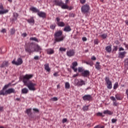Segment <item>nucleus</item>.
Returning <instances> with one entry per match:
<instances>
[{
  "mask_svg": "<svg viewBox=\"0 0 128 128\" xmlns=\"http://www.w3.org/2000/svg\"><path fill=\"white\" fill-rule=\"evenodd\" d=\"M18 14L16 12L13 13V18H12V20L14 22H16V20H18Z\"/></svg>",
  "mask_w": 128,
  "mask_h": 128,
  "instance_id": "20",
  "label": "nucleus"
},
{
  "mask_svg": "<svg viewBox=\"0 0 128 128\" xmlns=\"http://www.w3.org/2000/svg\"><path fill=\"white\" fill-rule=\"evenodd\" d=\"M96 115L98 116H102V118H104V115H103V114H102V113L100 112L96 113Z\"/></svg>",
  "mask_w": 128,
  "mask_h": 128,
  "instance_id": "40",
  "label": "nucleus"
},
{
  "mask_svg": "<svg viewBox=\"0 0 128 128\" xmlns=\"http://www.w3.org/2000/svg\"><path fill=\"white\" fill-rule=\"evenodd\" d=\"M70 83H68V82H66L65 84V88H70Z\"/></svg>",
  "mask_w": 128,
  "mask_h": 128,
  "instance_id": "37",
  "label": "nucleus"
},
{
  "mask_svg": "<svg viewBox=\"0 0 128 128\" xmlns=\"http://www.w3.org/2000/svg\"><path fill=\"white\" fill-rule=\"evenodd\" d=\"M28 92V89L27 88H24L22 90V94H26Z\"/></svg>",
  "mask_w": 128,
  "mask_h": 128,
  "instance_id": "23",
  "label": "nucleus"
},
{
  "mask_svg": "<svg viewBox=\"0 0 128 128\" xmlns=\"http://www.w3.org/2000/svg\"><path fill=\"white\" fill-rule=\"evenodd\" d=\"M1 32H2L3 34H4L6 32V28L2 29Z\"/></svg>",
  "mask_w": 128,
  "mask_h": 128,
  "instance_id": "52",
  "label": "nucleus"
},
{
  "mask_svg": "<svg viewBox=\"0 0 128 128\" xmlns=\"http://www.w3.org/2000/svg\"><path fill=\"white\" fill-rule=\"evenodd\" d=\"M65 38L66 36H62V30L56 31L54 34V44L62 42Z\"/></svg>",
  "mask_w": 128,
  "mask_h": 128,
  "instance_id": "2",
  "label": "nucleus"
},
{
  "mask_svg": "<svg viewBox=\"0 0 128 128\" xmlns=\"http://www.w3.org/2000/svg\"><path fill=\"white\" fill-rule=\"evenodd\" d=\"M100 62H96V64L95 65V68L96 70H100Z\"/></svg>",
  "mask_w": 128,
  "mask_h": 128,
  "instance_id": "25",
  "label": "nucleus"
},
{
  "mask_svg": "<svg viewBox=\"0 0 128 128\" xmlns=\"http://www.w3.org/2000/svg\"><path fill=\"white\" fill-rule=\"evenodd\" d=\"M122 50H124V48H122V47H120L119 48V52H122Z\"/></svg>",
  "mask_w": 128,
  "mask_h": 128,
  "instance_id": "59",
  "label": "nucleus"
},
{
  "mask_svg": "<svg viewBox=\"0 0 128 128\" xmlns=\"http://www.w3.org/2000/svg\"><path fill=\"white\" fill-rule=\"evenodd\" d=\"M106 50L107 52L110 54V52H112V46H106Z\"/></svg>",
  "mask_w": 128,
  "mask_h": 128,
  "instance_id": "24",
  "label": "nucleus"
},
{
  "mask_svg": "<svg viewBox=\"0 0 128 128\" xmlns=\"http://www.w3.org/2000/svg\"><path fill=\"white\" fill-rule=\"evenodd\" d=\"M94 128H104V126H100V125H98L95 127H94Z\"/></svg>",
  "mask_w": 128,
  "mask_h": 128,
  "instance_id": "45",
  "label": "nucleus"
},
{
  "mask_svg": "<svg viewBox=\"0 0 128 128\" xmlns=\"http://www.w3.org/2000/svg\"><path fill=\"white\" fill-rule=\"evenodd\" d=\"M82 12L83 14H86V12H88V10H90V6L88 4H84L81 8Z\"/></svg>",
  "mask_w": 128,
  "mask_h": 128,
  "instance_id": "6",
  "label": "nucleus"
},
{
  "mask_svg": "<svg viewBox=\"0 0 128 128\" xmlns=\"http://www.w3.org/2000/svg\"><path fill=\"white\" fill-rule=\"evenodd\" d=\"M68 122V119L66 118H63L62 120V122L63 124H64L65 122Z\"/></svg>",
  "mask_w": 128,
  "mask_h": 128,
  "instance_id": "48",
  "label": "nucleus"
},
{
  "mask_svg": "<svg viewBox=\"0 0 128 128\" xmlns=\"http://www.w3.org/2000/svg\"><path fill=\"white\" fill-rule=\"evenodd\" d=\"M85 85H86V82L84 80L80 79L78 82V86H85Z\"/></svg>",
  "mask_w": 128,
  "mask_h": 128,
  "instance_id": "17",
  "label": "nucleus"
},
{
  "mask_svg": "<svg viewBox=\"0 0 128 128\" xmlns=\"http://www.w3.org/2000/svg\"><path fill=\"white\" fill-rule=\"evenodd\" d=\"M33 110H34V112H40V110H38V109L36 108H33Z\"/></svg>",
  "mask_w": 128,
  "mask_h": 128,
  "instance_id": "50",
  "label": "nucleus"
},
{
  "mask_svg": "<svg viewBox=\"0 0 128 128\" xmlns=\"http://www.w3.org/2000/svg\"><path fill=\"white\" fill-rule=\"evenodd\" d=\"M11 85H12V83H9L8 84H6V85L4 86L3 89L6 90V88H9L10 86H11Z\"/></svg>",
  "mask_w": 128,
  "mask_h": 128,
  "instance_id": "39",
  "label": "nucleus"
},
{
  "mask_svg": "<svg viewBox=\"0 0 128 128\" xmlns=\"http://www.w3.org/2000/svg\"><path fill=\"white\" fill-rule=\"evenodd\" d=\"M72 30V28H70V26H66L64 29V32H68Z\"/></svg>",
  "mask_w": 128,
  "mask_h": 128,
  "instance_id": "19",
  "label": "nucleus"
},
{
  "mask_svg": "<svg viewBox=\"0 0 128 128\" xmlns=\"http://www.w3.org/2000/svg\"><path fill=\"white\" fill-rule=\"evenodd\" d=\"M52 100V102H56V100H58V98L56 97H54L51 98Z\"/></svg>",
  "mask_w": 128,
  "mask_h": 128,
  "instance_id": "46",
  "label": "nucleus"
},
{
  "mask_svg": "<svg viewBox=\"0 0 128 128\" xmlns=\"http://www.w3.org/2000/svg\"><path fill=\"white\" fill-rule=\"evenodd\" d=\"M84 70L82 68V67H79L78 68V72H81V74H82V72Z\"/></svg>",
  "mask_w": 128,
  "mask_h": 128,
  "instance_id": "36",
  "label": "nucleus"
},
{
  "mask_svg": "<svg viewBox=\"0 0 128 128\" xmlns=\"http://www.w3.org/2000/svg\"><path fill=\"white\" fill-rule=\"evenodd\" d=\"M53 2L55 6H60L62 4H64V3H62V2L60 0H54Z\"/></svg>",
  "mask_w": 128,
  "mask_h": 128,
  "instance_id": "12",
  "label": "nucleus"
},
{
  "mask_svg": "<svg viewBox=\"0 0 128 128\" xmlns=\"http://www.w3.org/2000/svg\"><path fill=\"white\" fill-rule=\"evenodd\" d=\"M82 40L84 42H86V40H87L86 38V37L82 38Z\"/></svg>",
  "mask_w": 128,
  "mask_h": 128,
  "instance_id": "63",
  "label": "nucleus"
},
{
  "mask_svg": "<svg viewBox=\"0 0 128 128\" xmlns=\"http://www.w3.org/2000/svg\"><path fill=\"white\" fill-rule=\"evenodd\" d=\"M8 62H3V64L2 65V67L4 68V66H8Z\"/></svg>",
  "mask_w": 128,
  "mask_h": 128,
  "instance_id": "35",
  "label": "nucleus"
},
{
  "mask_svg": "<svg viewBox=\"0 0 128 128\" xmlns=\"http://www.w3.org/2000/svg\"><path fill=\"white\" fill-rule=\"evenodd\" d=\"M115 96L118 100H122V97H120V96L118 94H116Z\"/></svg>",
  "mask_w": 128,
  "mask_h": 128,
  "instance_id": "33",
  "label": "nucleus"
},
{
  "mask_svg": "<svg viewBox=\"0 0 128 128\" xmlns=\"http://www.w3.org/2000/svg\"><path fill=\"white\" fill-rule=\"evenodd\" d=\"M54 76H58V72H56L54 73Z\"/></svg>",
  "mask_w": 128,
  "mask_h": 128,
  "instance_id": "55",
  "label": "nucleus"
},
{
  "mask_svg": "<svg viewBox=\"0 0 128 128\" xmlns=\"http://www.w3.org/2000/svg\"><path fill=\"white\" fill-rule=\"evenodd\" d=\"M88 108H89V106H84L83 107V110L84 112H86V110H88Z\"/></svg>",
  "mask_w": 128,
  "mask_h": 128,
  "instance_id": "41",
  "label": "nucleus"
},
{
  "mask_svg": "<svg viewBox=\"0 0 128 128\" xmlns=\"http://www.w3.org/2000/svg\"><path fill=\"white\" fill-rule=\"evenodd\" d=\"M103 114H109L110 116H111V114H112V112L109 110H106L104 111Z\"/></svg>",
  "mask_w": 128,
  "mask_h": 128,
  "instance_id": "26",
  "label": "nucleus"
},
{
  "mask_svg": "<svg viewBox=\"0 0 128 128\" xmlns=\"http://www.w3.org/2000/svg\"><path fill=\"white\" fill-rule=\"evenodd\" d=\"M125 66L128 69V58L125 60Z\"/></svg>",
  "mask_w": 128,
  "mask_h": 128,
  "instance_id": "43",
  "label": "nucleus"
},
{
  "mask_svg": "<svg viewBox=\"0 0 128 128\" xmlns=\"http://www.w3.org/2000/svg\"><path fill=\"white\" fill-rule=\"evenodd\" d=\"M8 12V10L4 8L2 6H0V14H4Z\"/></svg>",
  "mask_w": 128,
  "mask_h": 128,
  "instance_id": "13",
  "label": "nucleus"
},
{
  "mask_svg": "<svg viewBox=\"0 0 128 128\" xmlns=\"http://www.w3.org/2000/svg\"><path fill=\"white\" fill-rule=\"evenodd\" d=\"M126 94L127 95V98L128 99V89L126 90Z\"/></svg>",
  "mask_w": 128,
  "mask_h": 128,
  "instance_id": "64",
  "label": "nucleus"
},
{
  "mask_svg": "<svg viewBox=\"0 0 128 128\" xmlns=\"http://www.w3.org/2000/svg\"><path fill=\"white\" fill-rule=\"evenodd\" d=\"M110 100H113V102H116V100L114 98V97L112 96L110 97Z\"/></svg>",
  "mask_w": 128,
  "mask_h": 128,
  "instance_id": "49",
  "label": "nucleus"
},
{
  "mask_svg": "<svg viewBox=\"0 0 128 128\" xmlns=\"http://www.w3.org/2000/svg\"><path fill=\"white\" fill-rule=\"evenodd\" d=\"M30 10H32V12H34L35 14L37 13V14H38V12H40V10L34 7H32L30 8Z\"/></svg>",
  "mask_w": 128,
  "mask_h": 128,
  "instance_id": "18",
  "label": "nucleus"
},
{
  "mask_svg": "<svg viewBox=\"0 0 128 128\" xmlns=\"http://www.w3.org/2000/svg\"><path fill=\"white\" fill-rule=\"evenodd\" d=\"M26 20L31 26L34 24V17H30V18Z\"/></svg>",
  "mask_w": 128,
  "mask_h": 128,
  "instance_id": "15",
  "label": "nucleus"
},
{
  "mask_svg": "<svg viewBox=\"0 0 128 128\" xmlns=\"http://www.w3.org/2000/svg\"><path fill=\"white\" fill-rule=\"evenodd\" d=\"M30 40H33L34 42H38V40L36 37L30 38Z\"/></svg>",
  "mask_w": 128,
  "mask_h": 128,
  "instance_id": "34",
  "label": "nucleus"
},
{
  "mask_svg": "<svg viewBox=\"0 0 128 128\" xmlns=\"http://www.w3.org/2000/svg\"><path fill=\"white\" fill-rule=\"evenodd\" d=\"M91 60H96V56H92Z\"/></svg>",
  "mask_w": 128,
  "mask_h": 128,
  "instance_id": "56",
  "label": "nucleus"
},
{
  "mask_svg": "<svg viewBox=\"0 0 128 128\" xmlns=\"http://www.w3.org/2000/svg\"><path fill=\"white\" fill-rule=\"evenodd\" d=\"M54 52V50L52 49H48L47 50L48 54H52Z\"/></svg>",
  "mask_w": 128,
  "mask_h": 128,
  "instance_id": "29",
  "label": "nucleus"
},
{
  "mask_svg": "<svg viewBox=\"0 0 128 128\" xmlns=\"http://www.w3.org/2000/svg\"><path fill=\"white\" fill-rule=\"evenodd\" d=\"M114 106H118V104L116 103V101H114V103H113Z\"/></svg>",
  "mask_w": 128,
  "mask_h": 128,
  "instance_id": "61",
  "label": "nucleus"
},
{
  "mask_svg": "<svg viewBox=\"0 0 128 128\" xmlns=\"http://www.w3.org/2000/svg\"><path fill=\"white\" fill-rule=\"evenodd\" d=\"M118 58H121L122 60L126 56V51H124L123 52H119L118 53Z\"/></svg>",
  "mask_w": 128,
  "mask_h": 128,
  "instance_id": "9",
  "label": "nucleus"
},
{
  "mask_svg": "<svg viewBox=\"0 0 128 128\" xmlns=\"http://www.w3.org/2000/svg\"><path fill=\"white\" fill-rule=\"evenodd\" d=\"M118 82H116L114 86V90H116L118 88Z\"/></svg>",
  "mask_w": 128,
  "mask_h": 128,
  "instance_id": "38",
  "label": "nucleus"
},
{
  "mask_svg": "<svg viewBox=\"0 0 128 128\" xmlns=\"http://www.w3.org/2000/svg\"><path fill=\"white\" fill-rule=\"evenodd\" d=\"M44 68L46 70L47 72H50V66L48 65V64H46L44 65Z\"/></svg>",
  "mask_w": 128,
  "mask_h": 128,
  "instance_id": "22",
  "label": "nucleus"
},
{
  "mask_svg": "<svg viewBox=\"0 0 128 128\" xmlns=\"http://www.w3.org/2000/svg\"><path fill=\"white\" fill-rule=\"evenodd\" d=\"M100 38H102L103 40H106L108 38L107 34H104L100 36Z\"/></svg>",
  "mask_w": 128,
  "mask_h": 128,
  "instance_id": "28",
  "label": "nucleus"
},
{
  "mask_svg": "<svg viewBox=\"0 0 128 128\" xmlns=\"http://www.w3.org/2000/svg\"><path fill=\"white\" fill-rule=\"evenodd\" d=\"M94 44H98V40H94Z\"/></svg>",
  "mask_w": 128,
  "mask_h": 128,
  "instance_id": "62",
  "label": "nucleus"
},
{
  "mask_svg": "<svg viewBox=\"0 0 128 128\" xmlns=\"http://www.w3.org/2000/svg\"><path fill=\"white\" fill-rule=\"evenodd\" d=\"M42 47L38 45H34V52H40V54L42 52Z\"/></svg>",
  "mask_w": 128,
  "mask_h": 128,
  "instance_id": "8",
  "label": "nucleus"
},
{
  "mask_svg": "<svg viewBox=\"0 0 128 128\" xmlns=\"http://www.w3.org/2000/svg\"><path fill=\"white\" fill-rule=\"evenodd\" d=\"M32 78V74H26L23 77L22 82L30 90L34 92L36 89V84L33 83L32 82L30 81V78Z\"/></svg>",
  "mask_w": 128,
  "mask_h": 128,
  "instance_id": "1",
  "label": "nucleus"
},
{
  "mask_svg": "<svg viewBox=\"0 0 128 128\" xmlns=\"http://www.w3.org/2000/svg\"><path fill=\"white\" fill-rule=\"evenodd\" d=\"M22 36H23V38H26V36H28V34H26V33H23L22 34Z\"/></svg>",
  "mask_w": 128,
  "mask_h": 128,
  "instance_id": "54",
  "label": "nucleus"
},
{
  "mask_svg": "<svg viewBox=\"0 0 128 128\" xmlns=\"http://www.w3.org/2000/svg\"><path fill=\"white\" fill-rule=\"evenodd\" d=\"M16 90L13 88H10L7 90L5 92H1L0 94L2 96H8V94H14Z\"/></svg>",
  "mask_w": 128,
  "mask_h": 128,
  "instance_id": "4",
  "label": "nucleus"
},
{
  "mask_svg": "<svg viewBox=\"0 0 128 128\" xmlns=\"http://www.w3.org/2000/svg\"><path fill=\"white\" fill-rule=\"evenodd\" d=\"M50 28H52V30H54V28H56V24H52L50 26Z\"/></svg>",
  "mask_w": 128,
  "mask_h": 128,
  "instance_id": "47",
  "label": "nucleus"
},
{
  "mask_svg": "<svg viewBox=\"0 0 128 128\" xmlns=\"http://www.w3.org/2000/svg\"><path fill=\"white\" fill-rule=\"evenodd\" d=\"M38 16H40V18H46V14L44 12H38Z\"/></svg>",
  "mask_w": 128,
  "mask_h": 128,
  "instance_id": "16",
  "label": "nucleus"
},
{
  "mask_svg": "<svg viewBox=\"0 0 128 128\" xmlns=\"http://www.w3.org/2000/svg\"><path fill=\"white\" fill-rule=\"evenodd\" d=\"M26 114H27L28 116H32V108L27 109L26 112Z\"/></svg>",
  "mask_w": 128,
  "mask_h": 128,
  "instance_id": "21",
  "label": "nucleus"
},
{
  "mask_svg": "<svg viewBox=\"0 0 128 128\" xmlns=\"http://www.w3.org/2000/svg\"><path fill=\"white\" fill-rule=\"evenodd\" d=\"M60 6H62V8H63V10L68 9V5H66V4H62Z\"/></svg>",
  "mask_w": 128,
  "mask_h": 128,
  "instance_id": "31",
  "label": "nucleus"
},
{
  "mask_svg": "<svg viewBox=\"0 0 128 128\" xmlns=\"http://www.w3.org/2000/svg\"><path fill=\"white\" fill-rule=\"evenodd\" d=\"M56 20L57 22H60V18L57 17L56 18Z\"/></svg>",
  "mask_w": 128,
  "mask_h": 128,
  "instance_id": "57",
  "label": "nucleus"
},
{
  "mask_svg": "<svg viewBox=\"0 0 128 128\" xmlns=\"http://www.w3.org/2000/svg\"><path fill=\"white\" fill-rule=\"evenodd\" d=\"M117 120L115 118H113L112 120V122L113 124H114V122H116Z\"/></svg>",
  "mask_w": 128,
  "mask_h": 128,
  "instance_id": "53",
  "label": "nucleus"
},
{
  "mask_svg": "<svg viewBox=\"0 0 128 128\" xmlns=\"http://www.w3.org/2000/svg\"><path fill=\"white\" fill-rule=\"evenodd\" d=\"M57 24L58 26H60L62 28L64 26H66V24H64V22H57Z\"/></svg>",
  "mask_w": 128,
  "mask_h": 128,
  "instance_id": "27",
  "label": "nucleus"
},
{
  "mask_svg": "<svg viewBox=\"0 0 128 128\" xmlns=\"http://www.w3.org/2000/svg\"><path fill=\"white\" fill-rule=\"evenodd\" d=\"M105 82L106 84L107 88L108 90H112V81L110 80V78L106 77Z\"/></svg>",
  "mask_w": 128,
  "mask_h": 128,
  "instance_id": "5",
  "label": "nucleus"
},
{
  "mask_svg": "<svg viewBox=\"0 0 128 128\" xmlns=\"http://www.w3.org/2000/svg\"><path fill=\"white\" fill-rule=\"evenodd\" d=\"M82 98L84 100H92V96L90 94H87V95H84L83 97Z\"/></svg>",
  "mask_w": 128,
  "mask_h": 128,
  "instance_id": "11",
  "label": "nucleus"
},
{
  "mask_svg": "<svg viewBox=\"0 0 128 128\" xmlns=\"http://www.w3.org/2000/svg\"><path fill=\"white\" fill-rule=\"evenodd\" d=\"M34 43H30L26 46L25 50L26 52L30 54L34 52Z\"/></svg>",
  "mask_w": 128,
  "mask_h": 128,
  "instance_id": "3",
  "label": "nucleus"
},
{
  "mask_svg": "<svg viewBox=\"0 0 128 128\" xmlns=\"http://www.w3.org/2000/svg\"><path fill=\"white\" fill-rule=\"evenodd\" d=\"M81 74L82 76H84L85 78H86L87 76H90V71L88 70H85L82 72V73H81Z\"/></svg>",
  "mask_w": 128,
  "mask_h": 128,
  "instance_id": "14",
  "label": "nucleus"
},
{
  "mask_svg": "<svg viewBox=\"0 0 128 128\" xmlns=\"http://www.w3.org/2000/svg\"><path fill=\"white\" fill-rule=\"evenodd\" d=\"M74 54H76V52H74V50H70L66 52L67 56L70 57L74 56Z\"/></svg>",
  "mask_w": 128,
  "mask_h": 128,
  "instance_id": "10",
  "label": "nucleus"
},
{
  "mask_svg": "<svg viewBox=\"0 0 128 128\" xmlns=\"http://www.w3.org/2000/svg\"><path fill=\"white\" fill-rule=\"evenodd\" d=\"M118 46H114L112 52H116L118 50Z\"/></svg>",
  "mask_w": 128,
  "mask_h": 128,
  "instance_id": "42",
  "label": "nucleus"
},
{
  "mask_svg": "<svg viewBox=\"0 0 128 128\" xmlns=\"http://www.w3.org/2000/svg\"><path fill=\"white\" fill-rule=\"evenodd\" d=\"M76 66H78V62H73L72 63V66H71V68H76Z\"/></svg>",
  "mask_w": 128,
  "mask_h": 128,
  "instance_id": "30",
  "label": "nucleus"
},
{
  "mask_svg": "<svg viewBox=\"0 0 128 128\" xmlns=\"http://www.w3.org/2000/svg\"><path fill=\"white\" fill-rule=\"evenodd\" d=\"M88 65L90 66H94V62H89Z\"/></svg>",
  "mask_w": 128,
  "mask_h": 128,
  "instance_id": "58",
  "label": "nucleus"
},
{
  "mask_svg": "<svg viewBox=\"0 0 128 128\" xmlns=\"http://www.w3.org/2000/svg\"><path fill=\"white\" fill-rule=\"evenodd\" d=\"M80 2L84 4L86 2V0H80Z\"/></svg>",
  "mask_w": 128,
  "mask_h": 128,
  "instance_id": "60",
  "label": "nucleus"
},
{
  "mask_svg": "<svg viewBox=\"0 0 128 128\" xmlns=\"http://www.w3.org/2000/svg\"><path fill=\"white\" fill-rule=\"evenodd\" d=\"M10 34L11 36L14 34H16V30L14 29V28H12V29H10Z\"/></svg>",
  "mask_w": 128,
  "mask_h": 128,
  "instance_id": "32",
  "label": "nucleus"
},
{
  "mask_svg": "<svg viewBox=\"0 0 128 128\" xmlns=\"http://www.w3.org/2000/svg\"><path fill=\"white\" fill-rule=\"evenodd\" d=\"M34 60H40V57L38 56H35L34 57Z\"/></svg>",
  "mask_w": 128,
  "mask_h": 128,
  "instance_id": "51",
  "label": "nucleus"
},
{
  "mask_svg": "<svg viewBox=\"0 0 128 128\" xmlns=\"http://www.w3.org/2000/svg\"><path fill=\"white\" fill-rule=\"evenodd\" d=\"M12 64H15V66H20L22 64V59L20 58H18L17 60V61H16V60H13L12 62Z\"/></svg>",
  "mask_w": 128,
  "mask_h": 128,
  "instance_id": "7",
  "label": "nucleus"
},
{
  "mask_svg": "<svg viewBox=\"0 0 128 128\" xmlns=\"http://www.w3.org/2000/svg\"><path fill=\"white\" fill-rule=\"evenodd\" d=\"M60 52H66V48H60Z\"/></svg>",
  "mask_w": 128,
  "mask_h": 128,
  "instance_id": "44",
  "label": "nucleus"
}]
</instances>
